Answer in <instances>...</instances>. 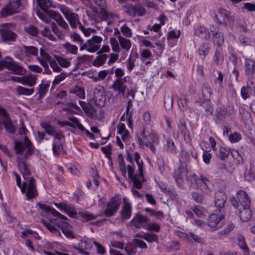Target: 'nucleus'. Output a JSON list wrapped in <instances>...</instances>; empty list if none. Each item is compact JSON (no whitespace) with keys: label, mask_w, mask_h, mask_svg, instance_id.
Returning a JSON list of instances; mask_svg holds the SVG:
<instances>
[{"label":"nucleus","mask_w":255,"mask_h":255,"mask_svg":"<svg viewBox=\"0 0 255 255\" xmlns=\"http://www.w3.org/2000/svg\"><path fill=\"white\" fill-rule=\"evenodd\" d=\"M121 204V199L119 196L113 197L107 204L106 209L104 211L105 216L110 217L114 215L119 209Z\"/></svg>","instance_id":"6"},{"label":"nucleus","mask_w":255,"mask_h":255,"mask_svg":"<svg viewBox=\"0 0 255 255\" xmlns=\"http://www.w3.org/2000/svg\"><path fill=\"white\" fill-rule=\"evenodd\" d=\"M215 17L220 23L225 24L227 22L233 21L230 15V12L224 9H219Z\"/></svg>","instance_id":"20"},{"label":"nucleus","mask_w":255,"mask_h":255,"mask_svg":"<svg viewBox=\"0 0 255 255\" xmlns=\"http://www.w3.org/2000/svg\"><path fill=\"white\" fill-rule=\"evenodd\" d=\"M44 226L52 233L58 234L59 235H60V232L57 230V229L54 226L52 225L50 223H48L45 221H42Z\"/></svg>","instance_id":"63"},{"label":"nucleus","mask_w":255,"mask_h":255,"mask_svg":"<svg viewBox=\"0 0 255 255\" xmlns=\"http://www.w3.org/2000/svg\"><path fill=\"white\" fill-rule=\"evenodd\" d=\"M232 204L236 209H242L243 207L250 206L251 200L246 192L240 190L237 193V199L232 201Z\"/></svg>","instance_id":"5"},{"label":"nucleus","mask_w":255,"mask_h":255,"mask_svg":"<svg viewBox=\"0 0 255 255\" xmlns=\"http://www.w3.org/2000/svg\"><path fill=\"white\" fill-rule=\"evenodd\" d=\"M14 141L15 151L18 155L17 157V166L24 179L21 185L20 176L17 173H14L16 176V185L20 188L22 193H26L27 200H30L37 195V190L35 180L31 176V172L26 160L29 156L33 154L34 147L26 136H24L23 140H14Z\"/></svg>","instance_id":"1"},{"label":"nucleus","mask_w":255,"mask_h":255,"mask_svg":"<svg viewBox=\"0 0 255 255\" xmlns=\"http://www.w3.org/2000/svg\"><path fill=\"white\" fill-rule=\"evenodd\" d=\"M66 76V74L64 73H61L60 74L56 76L53 81V85H56L59 84L61 81L65 79Z\"/></svg>","instance_id":"62"},{"label":"nucleus","mask_w":255,"mask_h":255,"mask_svg":"<svg viewBox=\"0 0 255 255\" xmlns=\"http://www.w3.org/2000/svg\"><path fill=\"white\" fill-rule=\"evenodd\" d=\"M134 158L138 166V172L140 173V176H141L143 172V162L142 160H140V156L137 152H134Z\"/></svg>","instance_id":"46"},{"label":"nucleus","mask_w":255,"mask_h":255,"mask_svg":"<svg viewBox=\"0 0 255 255\" xmlns=\"http://www.w3.org/2000/svg\"><path fill=\"white\" fill-rule=\"evenodd\" d=\"M124 11L128 15L134 16H141L146 13L145 9L140 5L128 4L123 7Z\"/></svg>","instance_id":"10"},{"label":"nucleus","mask_w":255,"mask_h":255,"mask_svg":"<svg viewBox=\"0 0 255 255\" xmlns=\"http://www.w3.org/2000/svg\"><path fill=\"white\" fill-rule=\"evenodd\" d=\"M54 57L56 61L61 66L63 67H68L70 65V62L66 59L57 55H55Z\"/></svg>","instance_id":"56"},{"label":"nucleus","mask_w":255,"mask_h":255,"mask_svg":"<svg viewBox=\"0 0 255 255\" xmlns=\"http://www.w3.org/2000/svg\"><path fill=\"white\" fill-rule=\"evenodd\" d=\"M174 179L179 186L182 185L183 181L187 177V164L185 162H180L178 169L173 173Z\"/></svg>","instance_id":"9"},{"label":"nucleus","mask_w":255,"mask_h":255,"mask_svg":"<svg viewBox=\"0 0 255 255\" xmlns=\"http://www.w3.org/2000/svg\"><path fill=\"white\" fill-rule=\"evenodd\" d=\"M149 222V220L147 217L139 214H136L131 221V224L137 229L146 228Z\"/></svg>","instance_id":"16"},{"label":"nucleus","mask_w":255,"mask_h":255,"mask_svg":"<svg viewBox=\"0 0 255 255\" xmlns=\"http://www.w3.org/2000/svg\"><path fill=\"white\" fill-rule=\"evenodd\" d=\"M40 126L47 134L54 136L55 139L61 140L62 138H63L61 131L57 129L56 127L44 122L41 123Z\"/></svg>","instance_id":"12"},{"label":"nucleus","mask_w":255,"mask_h":255,"mask_svg":"<svg viewBox=\"0 0 255 255\" xmlns=\"http://www.w3.org/2000/svg\"><path fill=\"white\" fill-rule=\"evenodd\" d=\"M36 77L32 74L25 75L22 77L21 84L31 87L34 85L36 82Z\"/></svg>","instance_id":"31"},{"label":"nucleus","mask_w":255,"mask_h":255,"mask_svg":"<svg viewBox=\"0 0 255 255\" xmlns=\"http://www.w3.org/2000/svg\"><path fill=\"white\" fill-rule=\"evenodd\" d=\"M173 98L172 94L167 93L164 96V104L166 110H169L172 107Z\"/></svg>","instance_id":"40"},{"label":"nucleus","mask_w":255,"mask_h":255,"mask_svg":"<svg viewBox=\"0 0 255 255\" xmlns=\"http://www.w3.org/2000/svg\"><path fill=\"white\" fill-rule=\"evenodd\" d=\"M94 100L96 106L103 107L106 102V94L104 88L99 86L94 89Z\"/></svg>","instance_id":"11"},{"label":"nucleus","mask_w":255,"mask_h":255,"mask_svg":"<svg viewBox=\"0 0 255 255\" xmlns=\"http://www.w3.org/2000/svg\"><path fill=\"white\" fill-rule=\"evenodd\" d=\"M126 200V198H124V204L121 211L122 219L124 220L129 219L131 215V206Z\"/></svg>","instance_id":"25"},{"label":"nucleus","mask_w":255,"mask_h":255,"mask_svg":"<svg viewBox=\"0 0 255 255\" xmlns=\"http://www.w3.org/2000/svg\"><path fill=\"white\" fill-rule=\"evenodd\" d=\"M3 68H6L14 74L22 75L26 72V70L21 65L9 57H6L0 62V70Z\"/></svg>","instance_id":"2"},{"label":"nucleus","mask_w":255,"mask_h":255,"mask_svg":"<svg viewBox=\"0 0 255 255\" xmlns=\"http://www.w3.org/2000/svg\"><path fill=\"white\" fill-rule=\"evenodd\" d=\"M92 244L85 240H81L80 241V243L79 244V247H76L75 249L77 250H90L92 248Z\"/></svg>","instance_id":"51"},{"label":"nucleus","mask_w":255,"mask_h":255,"mask_svg":"<svg viewBox=\"0 0 255 255\" xmlns=\"http://www.w3.org/2000/svg\"><path fill=\"white\" fill-rule=\"evenodd\" d=\"M127 171L128 173V178L132 182L133 186L134 188L140 189L142 188L141 181H143V174L140 176L139 174H134V168L132 165H128L127 166Z\"/></svg>","instance_id":"8"},{"label":"nucleus","mask_w":255,"mask_h":255,"mask_svg":"<svg viewBox=\"0 0 255 255\" xmlns=\"http://www.w3.org/2000/svg\"><path fill=\"white\" fill-rule=\"evenodd\" d=\"M136 245V248L138 247L141 249H147V245L146 244L141 240L134 239L132 240Z\"/></svg>","instance_id":"64"},{"label":"nucleus","mask_w":255,"mask_h":255,"mask_svg":"<svg viewBox=\"0 0 255 255\" xmlns=\"http://www.w3.org/2000/svg\"><path fill=\"white\" fill-rule=\"evenodd\" d=\"M239 211V217L243 222L249 220L252 216V211L250 206L243 207L242 209H237Z\"/></svg>","instance_id":"27"},{"label":"nucleus","mask_w":255,"mask_h":255,"mask_svg":"<svg viewBox=\"0 0 255 255\" xmlns=\"http://www.w3.org/2000/svg\"><path fill=\"white\" fill-rule=\"evenodd\" d=\"M194 34L196 36L204 39H208L210 37V33L207 28L203 25L197 24L194 27Z\"/></svg>","instance_id":"21"},{"label":"nucleus","mask_w":255,"mask_h":255,"mask_svg":"<svg viewBox=\"0 0 255 255\" xmlns=\"http://www.w3.org/2000/svg\"><path fill=\"white\" fill-rule=\"evenodd\" d=\"M37 3L40 8L44 11L46 10V8L51 6L52 3L50 0H36Z\"/></svg>","instance_id":"54"},{"label":"nucleus","mask_w":255,"mask_h":255,"mask_svg":"<svg viewBox=\"0 0 255 255\" xmlns=\"http://www.w3.org/2000/svg\"><path fill=\"white\" fill-rule=\"evenodd\" d=\"M191 196L192 199L198 203H202L204 200V195L198 192H191Z\"/></svg>","instance_id":"57"},{"label":"nucleus","mask_w":255,"mask_h":255,"mask_svg":"<svg viewBox=\"0 0 255 255\" xmlns=\"http://www.w3.org/2000/svg\"><path fill=\"white\" fill-rule=\"evenodd\" d=\"M49 85L48 84H41L38 87V98L41 99L45 95L48 90Z\"/></svg>","instance_id":"43"},{"label":"nucleus","mask_w":255,"mask_h":255,"mask_svg":"<svg viewBox=\"0 0 255 255\" xmlns=\"http://www.w3.org/2000/svg\"><path fill=\"white\" fill-rule=\"evenodd\" d=\"M49 14L51 16V18L54 19L56 21L60 28H62L64 31L67 33L69 32L68 24L64 20L60 13L52 10L49 12Z\"/></svg>","instance_id":"14"},{"label":"nucleus","mask_w":255,"mask_h":255,"mask_svg":"<svg viewBox=\"0 0 255 255\" xmlns=\"http://www.w3.org/2000/svg\"><path fill=\"white\" fill-rule=\"evenodd\" d=\"M126 83V77L118 78L112 85V88L115 91H118L119 94H122L123 96H124L127 89Z\"/></svg>","instance_id":"18"},{"label":"nucleus","mask_w":255,"mask_h":255,"mask_svg":"<svg viewBox=\"0 0 255 255\" xmlns=\"http://www.w3.org/2000/svg\"><path fill=\"white\" fill-rule=\"evenodd\" d=\"M250 167L244 173V177L247 181H252L254 179L255 175V158H251L250 160Z\"/></svg>","instance_id":"24"},{"label":"nucleus","mask_w":255,"mask_h":255,"mask_svg":"<svg viewBox=\"0 0 255 255\" xmlns=\"http://www.w3.org/2000/svg\"><path fill=\"white\" fill-rule=\"evenodd\" d=\"M69 36L71 39L75 43L79 44L83 43L84 40L81 38L80 35L76 32H71L69 33Z\"/></svg>","instance_id":"48"},{"label":"nucleus","mask_w":255,"mask_h":255,"mask_svg":"<svg viewBox=\"0 0 255 255\" xmlns=\"http://www.w3.org/2000/svg\"><path fill=\"white\" fill-rule=\"evenodd\" d=\"M63 48L68 53L73 55H76L78 53V47L74 44H72L69 42H67L62 45Z\"/></svg>","instance_id":"36"},{"label":"nucleus","mask_w":255,"mask_h":255,"mask_svg":"<svg viewBox=\"0 0 255 255\" xmlns=\"http://www.w3.org/2000/svg\"><path fill=\"white\" fill-rule=\"evenodd\" d=\"M12 26L11 24H5L0 29L1 39L4 42L14 41L17 36L10 28Z\"/></svg>","instance_id":"7"},{"label":"nucleus","mask_w":255,"mask_h":255,"mask_svg":"<svg viewBox=\"0 0 255 255\" xmlns=\"http://www.w3.org/2000/svg\"><path fill=\"white\" fill-rule=\"evenodd\" d=\"M226 200L227 196L224 192L218 191L216 193L215 196V204L220 212L221 210L224 207Z\"/></svg>","instance_id":"19"},{"label":"nucleus","mask_w":255,"mask_h":255,"mask_svg":"<svg viewBox=\"0 0 255 255\" xmlns=\"http://www.w3.org/2000/svg\"><path fill=\"white\" fill-rule=\"evenodd\" d=\"M213 39L214 43L221 46L224 42L223 34L221 32L219 33L213 34Z\"/></svg>","instance_id":"49"},{"label":"nucleus","mask_w":255,"mask_h":255,"mask_svg":"<svg viewBox=\"0 0 255 255\" xmlns=\"http://www.w3.org/2000/svg\"><path fill=\"white\" fill-rule=\"evenodd\" d=\"M210 47L208 43L206 42L203 43L198 49L199 55L202 56V59H204L209 53Z\"/></svg>","instance_id":"38"},{"label":"nucleus","mask_w":255,"mask_h":255,"mask_svg":"<svg viewBox=\"0 0 255 255\" xmlns=\"http://www.w3.org/2000/svg\"><path fill=\"white\" fill-rule=\"evenodd\" d=\"M191 180L195 182L198 188L204 193L207 195L211 194L212 189L210 188L211 183L207 178L204 176H201L200 177H198L196 174H193L191 176Z\"/></svg>","instance_id":"3"},{"label":"nucleus","mask_w":255,"mask_h":255,"mask_svg":"<svg viewBox=\"0 0 255 255\" xmlns=\"http://www.w3.org/2000/svg\"><path fill=\"white\" fill-rule=\"evenodd\" d=\"M230 150L224 147H221L219 153L218 155V158L223 160H225L229 156Z\"/></svg>","instance_id":"52"},{"label":"nucleus","mask_w":255,"mask_h":255,"mask_svg":"<svg viewBox=\"0 0 255 255\" xmlns=\"http://www.w3.org/2000/svg\"><path fill=\"white\" fill-rule=\"evenodd\" d=\"M245 70L246 76L253 78L255 74V60L252 59H246Z\"/></svg>","instance_id":"22"},{"label":"nucleus","mask_w":255,"mask_h":255,"mask_svg":"<svg viewBox=\"0 0 255 255\" xmlns=\"http://www.w3.org/2000/svg\"><path fill=\"white\" fill-rule=\"evenodd\" d=\"M80 214L81 217H82L87 221L93 220L97 218V215L90 214L88 212H81L80 213Z\"/></svg>","instance_id":"61"},{"label":"nucleus","mask_w":255,"mask_h":255,"mask_svg":"<svg viewBox=\"0 0 255 255\" xmlns=\"http://www.w3.org/2000/svg\"><path fill=\"white\" fill-rule=\"evenodd\" d=\"M16 91L19 95L29 96L34 92V89H28L22 86H18L16 88Z\"/></svg>","instance_id":"39"},{"label":"nucleus","mask_w":255,"mask_h":255,"mask_svg":"<svg viewBox=\"0 0 255 255\" xmlns=\"http://www.w3.org/2000/svg\"><path fill=\"white\" fill-rule=\"evenodd\" d=\"M119 41L121 47L126 51H128L131 47V42L129 39L123 37H119Z\"/></svg>","instance_id":"42"},{"label":"nucleus","mask_w":255,"mask_h":255,"mask_svg":"<svg viewBox=\"0 0 255 255\" xmlns=\"http://www.w3.org/2000/svg\"><path fill=\"white\" fill-rule=\"evenodd\" d=\"M51 29L59 39H63L67 33V32L64 31L62 28L59 27L54 23L51 24Z\"/></svg>","instance_id":"33"},{"label":"nucleus","mask_w":255,"mask_h":255,"mask_svg":"<svg viewBox=\"0 0 255 255\" xmlns=\"http://www.w3.org/2000/svg\"><path fill=\"white\" fill-rule=\"evenodd\" d=\"M108 58V55L105 54H100L97 56L93 61V64L96 66L102 65Z\"/></svg>","instance_id":"44"},{"label":"nucleus","mask_w":255,"mask_h":255,"mask_svg":"<svg viewBox=\"0 0 255 255\" xmlns=\"http://www.w3.org/2000/svg\"><path fill=\"white\" fill-rule=\"evenodd\" d=\"M144 240L148 243L157 242L158 238L156 235L152 233H146Z\"/></svg>","instance_id":"55"},{"label":"nucleus","mask_w":255,"mask_h":255,"mask_svg":"<svg viewBox=\"0 0 255 255\" xmlns=\"http://www.w3.org/2000/svg\"><path fill=\"white\" fill-rule=\"evenodd\" d=\"M202 96L205 101H209L212 96V89L210 85L204 83L202 86Z\"/></svg>","instance_id":"30"},{"label":"nucleus","mask_w":255,"mask_h":255,"mask_svg":"<svg viewBox=\"0 0 255 255\" xmlns=\"http://www.w3.org/2000/svg\"><path fill=\"white\" fill-rule=\"evenodd\" d=\"M22 7L20 0H9V4L0 10V15L2 17H6L17 13L19 11Z\"/></svg>","instance_id":"4"},{"label":"nucleus","mask_w":255,"mask_h":255,"mask_svg":"<svg viewBox=\"0 0 255 255\" xmlns=\"http://www.w3.org/2000/svg\"><path fill=\"white\" fill-rule=\"evenodd\" d=\"M136 248V245L132 241L126 247L125 250L128 255H134L137 252Z\"/></svg>","instance_id":"47"},{"label":"nucleus","mask_w":255,"mask_h":255,"mask_svg":"<svg viewBox=\"0 0 255 255\" xmlns=\"http://www.w3.org/2000/svg\"><path fill=\"white\" fill-rule=\"evenodd\" d=\"M93 56L88 55H83L82 56H78L76 58V66H80L82 63L86 62H90L92 60Z\"/></svg>","instance_id":"41"},{"label":"nucleus","mask_w":255,"mask_h":255,"mask_svg":"<svg viewBox=\"0 0 255 255\" xmlns=\"http://www.w3.org/2000/svg\"><path fill=\"white\" fill-rule=\"evenodd\" d=\"M224 217V215H218L217 214H212L208 218V224L211 228H215L217 226L219 222Z\"/></svg>","instance_id":"28"},{"label":"nucleus","mask_w":255,"mask_h":255,"mask_svg":"<svg viewBox=\"0 0 255 255\" xmlns=\"http://www.w3.org/2000/svg\"><path fill=\"white\" fill-rule=\"evenodd\" d=\"M57 226L61 229L62 233L68 238H75L73 235L72 227L67 222H61L57 223Z\"/></svg>","instance_id":"26"},{"label":"nucleus","mask_w":255,"mask_h":255,"mask_svg":"<svg viewBox=\"0 0 255 255\" xmlns=\"http://www.w3.org/2000/svg\"><path fill=\"white\" fill-rule=\"evenodd\" d=\"M61 140L54 139L52 143V150L55 156H58L61 153L63 148L60 141Z\"/></svg>","instance_id":"34"},{"label":"nucleus","mask_w":255,"mask_h":255,"mask_svg":"<svg viewBox=\"0 0 255 255\" xmlns=\"http://www.w3.org/2000/svg\"><path fill=\"white\" fill-rule=\"evenodd\" d=\"M23 49L27 56H36L38 55V50L35 47L32 46H24Z\"/></svg>","instance_id":"45"},{"label":"nucleus","mask_w":255,"mask_h":255,"mask_svg":"<svg viewBox=\"0 0 255 255\" xmlns=\"http://www.w3.org/2000/svg\"><path fill=\"white\" fill-rule=\"evenodd\" d=\"M66 18L69 21L72 28H76L77 27V24L79 22V17L77 14L72 12Z\"/></svg>","instance_id":"37"},{"label":"nucleus","mask_w":255,"mask_h":255,"mask_svg":"<svg viewBox=\"0 0 255 255\" xmlns=\"http://www.w3.org/2000/svg\"><path fill=\"white\" fill-rule=\"evenodd\" d=\"M178 134L180 133L183 137L184 140L187 143L191 141V139L187 130L186 123L183 118H180L177 124Z\"/></svg>","instance_id":"17"},{"label":"nucleus","mask_w":255,"mask_h":255,"mask_svg":"<svg viewBox=\"0 0 255 255\" xmlns=\"http://www.w3.org/2000/svg\"><path fill=\"white\" fill-rule=\"evenodd\" d=\"M37 205L40 209L52 214L53 217L56 218L55 220L60 219L61 220H66L67 219L66 217L61 214L54 208H51L45 204L40 203H38Z\"/></svg>","instance_id":"23"},{"label":"nucleus","mask_w":255,"mask_h":255,"mask_svg":"<svg viewBox=\"0 0 255 255\" xmlns=\"http://www.w3.org/2000/svg\"><path fill=\"white\" fill-rule=\"evenodd\" d=\"M2 123L5 130L10 133H14L15 131V127L13 124L10 117L2 119Z\"/></svg>","instance_id":"32"},{"label":"nucleus","mask_w":255,"mask_h":255,"mask_svg":"<svg viewBox=\"0 0 255 255\" xmlns=\"http://www.w3.org/2000/svg\"><path fill=\"white\" fill-rule=\"evenodd\" d=\"M103 41V38L98 35H93L92 38L88 40L89 43V48L88 51L94 53L100 50L101 43Z\"/></svg>","instance_id":"15"},{"label":"nucleus","mask_w":255,"mask_h":255,"mask_svg":"<svg viewBox=\"0 0 255 255\" xmlns=\"http://www.w3.org/2000/svg\"><path fill=\"white\" fill-rule=\"evenodd\" d=\"M73 93L80 99H84L85 97V91L83 88L76 86L74 89Z\"/></svg>","instance_id":"60"},{"label":"nucleus","mask_w":255,"mask_h":255,"mask_svg":"<svg viewBox=\"0 0 255 255\" xmlns=\"http://www.w3.org/2000/svg\"><path fill=\"white\" fill-rule=\"evenodd\" d=\"M51 10L48 11L46 13L44 12L37 10L36 11V14L41 19L43 20L44 21L46 22H49L50 19V17H51V16L49 14V12Z\"/></svg>","instance_id":"53"},{"label":"nucleus","mask_w":255,"mask_h":255,"mask_svg":"<svg viewBox=\"0 0 255 255\" xmlns=\"http://www.w3.org/2000/svg\"><path fill=\"white\" fill-rule=\"evenodd\" d=\"M69 120L72 122L71 123L77 127V128L80 130L84 131L85 130V128L83 125L79 123V120L77 118L74 117H72L69 118Z\"/></svg>","instance_id":"59"},{"label":"nucleus","mask_w":255,"mask_h":255,"mask_svg":"<svg viewBox=\"0 0 255 255\" xmlns=\"http://www.w3.org/2000/svg\"><path fill=\"white\" fill-rule=\"evenodd\" d=\"M91 8L95 13L93 17L98 16L101 19H105L108 17V13L104 8L101 7L99 9H98L95 7L91 6Z\"/></svg>","instance_id":"35"},{"label":"nucleus","mask_w":255,"mask_h":255,"mask_svg":"<svg viewBox=\"0 0 255 255\" xmlns=\"http://www.w3.org/2000/svg\"><path fill=\"white\" fill-rule=\"evenodd\" d=\"M55 205L60 210L72 218H77V212L75 207L70 204L65 203H55Z\"/></svg>","instance_id":"13"},{"label":"nucleus","mask_w":255,"mask_h":255,"mask_svg":"<svg viewBox=\"0 0 255 255\" xmlns=\"http://www.w3.org/2000/svg\"><path fill=\"white\" fill-rule=\"evenodd\" d=\"M51 29L49 27L45 26L43 30L40 31L42 35L46 38H48L50 40H53L55 38L54 35L52 34Z\"/></svg>","instance_id":"50"},{"label":"nucleus","mask_w":255,"mask_h":255,"mask_svg":"<svg viewBox=\"0 0 255 255\" xmlns=\"http://www.w3.org/2000/svg\"><path fill=\"white\" fill-rule=\"evenodd\" d=\"M238 245L243 251L244 255H250L249 249L247 246L244 236L239 234L237 236Z\"/></svg>","instance_id":"29"},{"label":"nucleus","mask_w":255,"mask_h":255,"mask_svg":"<svg viewBox=\"0 0 255 255\" xmlns=\"http://www.w3.org/2000/svg\"><path fill=\"white\" fill-rule=\"evenodd\" d=\"M242 139V136L239 132H233L229 135V140L232 142H236Z\"/></svg>","instance_id":"58"}]
</instances>
